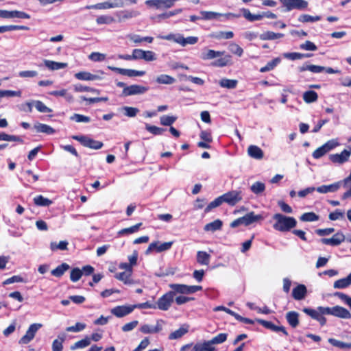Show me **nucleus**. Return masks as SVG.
Segmentation results:
<instances>
[{
	"instance_id": "52",
	"label": "nucleus",
	"mask_w": 351,
	"mask_h": 351,
	"mask_svg": "<svg viewBox=\"0 0 351 351\" xmlns=\"http://www.w3.org/2000/svg\"><path fill=\"white\" fill-rule=\"evenodd\" d=\"M74 90L75 92H79V93L91 92V93H97V94L99 93V90L97 89H95V88H93L91 87H88V86H83L80 84L74 85Z\"/></svg>"
},
{
	"instance_id": "31",
	"label": "nucleus",
	"mask_w": 351,
	"mask_h": 351,
	"mask_svg": "<svg viewBox=\"0 0 351 351\" xmlns=\"http://www.w3.org/2000/svg\"><path fill=\"white\" fill-rule=\"evenodd\" d=\"M223 226V221L217 219L210 223H207L204 228V230L206 232H215L217 230H220L222 228Z\"/></svg>"
},
{
	"instance_id": "61",
	"label": "nucleus",
	"mask_w": 351,
	"mask_h": 351,
	"mask_svg": "<svg viewBox=\"0 0 351 351\" xmlns=\"http://www.w3.org/2000/svg\"><path fill=\"white\" fill-rule=\"evenodd\" d=\"M83 275V271H81L78 267L73 268L70 274V279L72 282H75L78 281L82 276Z\"/></svg>"
},
{
	"instance_id": "51",
	"label": "nucleus",
	"mask_w": 351,
	"mask_h": 351,
	"mask_svg": "<svg viewBox=\"0 0 351 351\" xmlns=\"http://www.w3.org/2000/svg\"><path fill=\"white\" fill-rule=\"evenodd\" d=\"M300 219L302 221H315L319 219V216L313 212H308L302 214L300 217Z\"/></svg>"
},
{
	"instance_id": "58",
	"label": "nucleus",
	"mask_w": 351,
	"mask_h": 351,
	"mask_svg": "<svg viewBox=\"0 0 351 351\" xmlns=\"http://www.w3.org/2000/svg\"><path fill=\"white\" fill-rule=\"evenodd\" d=\"M217 349L214 346L213 343L211 340L205 341L200 345H199V351H216Z\"/></svg>"
},
{
	"instance_id": "44",
	"label": "nucleus",
	"mask_w": 351,
	"mask_h": 351,
	"mask_svg": "<svg viewBox=\"0 0 351 351\" xmlns=\"http://www.w3.org/2000/svg\"><path fill=\"white\" fill-rule=\"evenodd\" d=\"M188 332V327L183 326L180 327L179 329L172 332L169 335V339H178L181 338L184 335H185Z\"/></svg>"
},
{
	"instance_id": "50",
	"label": "nucleus",
	"mask_w": 351,
	"mask_h": 351,
	"mask_svg": "<svg viewBox=\"0 0 351 351\" xmlns=\"http://www.w3.org/2000/svg\"><path fill=\"white\" fill-rule=\"evenodd\" d=\"M201 19L204 20H211L218 19L222 16V14L211 12V11H202L200 12Z\"/></svg>"
},
{
	"instance_id": "16",
	"label": "nucleus",
	"mask_w": 351,
	"mask_h": 351,
	"mask_svg": "<svg viewBox=\"0 0 351 351\" xmlns=\"http://www.w3.org/2000/svg\"><path fill=\"white\" fill-rule=\"evenodd\" d=\"M0 18L3 19H13V18H19V19H30V15L22 12V11H18V10H0Z\"/></svg>"
},
{
	"instance_id": "10",
	"label": "nucleus",
	"mask_w": 351,
	"mask_h": 351,
	"mask_svg": "<svg viewBox=\"0 0 351 351\" xmlns=\"http://www.w3.org/2000/svg\"><path fill=\"white\" fill-rule=\"evenodd\" d=\"M337 145V143L333 141H328L321 147L317 148L313 152L312 156L315 159H319L334 149Z\"/></svg>"
},
{
	"instance_id": "36",
	"label": "nucleus",
	"mask_w": 351,
	"mask_h": 351,
	"mask_svg": "<svg viewBox=\"0 0 351 351\" xmlns=\"http://www.w3.org/2000/svg\"><path fill=\"white\" fill-rule=\"evenodd\" d=\"M69 268H70L69 265H68L67 263H63L61 265H58L56 268L53 269L51 271V274L52 276H53L55 277L60 278L64 275V274L68 269H69Z\"/></svg>"
},
{
	"instance_id": "34",
	"label": "nucleus",
	"mask_w": 351,
	"mask_h": 351,
	"mask_svg": "<svg viewBox=\"0 0 351 351\" xmlns=\"http://www.w3.org/2000/svg\"><path fill=\"white\" fill-rule=\"evenodd\" d=\"M284 36L282 33H275L271 31H267L259 36V38L262 40H270L281 38Z\"/></svg>"
},
{
	"instance_id": "60",
	"label": "nucleus",
	"mask_w": 351,
	"mask_h": 351,
	"mask_svg": "<svg viewBox=\"0 0 351 351\" xmlns=\"http://www.w3.org/2000/svg\"><path fill=\"white\" fill-rule=\"evenodd\" d=\"M70 119L77 123H89L90 121L89 117L77 113L73 114Z\"/></svg>"
},
{
	"instance_id": "6",
	"label": "nucleus",
	"mask_w": 351,
	"mask_h": 351,
	"mask_svg": "<svg viewBox=\"0 0 351 351\" xmlns=\"http://www.w3.org/2000/svg\"><path fill=\"white\" fill-rule=\"evenodd\" d=\"M73 138L79 141L83 146L93 149H99L104 145L102 142L95 141L85 135L73 136Z\"/></svg>"
},
{
	"instance_id": "49",
	"label": "nucleus",
	"mask_w": 351,
	"mask_h": 351,
	"mask_svg": "<svg viewBox=\"0 0 351 351\" xmlns=\"http://www.w3.org/2000/svg\"><path fill=\"white\" fill-rule=\"evenodd\" d=\"M142 226V223H136V225L131 226L130 228H126L121 229L118 232V234L119 236L125 235V234H130L138 231L140 227Z\"/></svg>"
},
{
	"instance_id": "48",
	"label": "nucleus",
	"mask_w": 351,
	"mask_h": 351,
	"mask_svg": "<svg viewBox=\"0 0 351 351\" xmlns=\"http://www.w3.org/2000/svg\"><path fill=\"white\" fill-rule=\"evenodd\" d=\"M90 344V339L88 337H86L84 339L75 342L71 346V350H74L80 348H84Z\"/></svg>"
},
{
	"instance_id": "3",
	"label": "nucleus",
	"mask_w": 351,
	"mask_h": 351,
	"mask_svg": "<svg viewBox=\"0 0 351 351\" xmlns=\"http://www.w3.org/2000/svg\"><path fill=\"white\" fill-rule=\"evenodd\" d=\"M302 311L310 316L312 319L317 321L323 326L326 324V319L324 315H332V307L318 306L317 309L305 307Z\"/></svg>"
},
{
	"instance_id": "7",
	"label": "nucleus",
	"mask_w": 351,
	"mask_h": 351,
	"mask_svg": "<svg viewBox=\"0 0 351 351\" xmlns=\"http://www.w3.org/2000/svg\"><path fill=\"white\" fill-rule=\"evenodd\" d=\"M287 11H291L293 9L302 10L308 7V2L305 0H279Z\"/></svg>"
},
{
	"instance_id": "63",
	"label": "nucleus",
	"mask_w": 351,
	"mask_h": 351,
	"mask_svg": "<svg viewBox=\"0 0 351 351\" xmlns=\"http://www.w3.org/2000/svg\"><path fill=\"white\" fill-rule=\"evenodd\" d=\"M145 129L154 135H161L165 129L149 124L145 125Z\"/></svg>"
},
{
	"instance_id": "57",
	"label": "nucleus",
	"mask_w": 351,
	"mask_h": 351,
	"mask_svg": "<svg viewBox=\"0 0 351 351\" xmlns=\"http://www.w3.org/2000/svg\"><path fill=\"white\" fill-rule=\"evenodd\" d=\"M1 141H15L20 143H23V138L19 136L10 135L4 132H1Z\"/></svg>"
},
{
	"instance_id": "25",
	"label": "nucleus",
	"mask_w": 351,
	"mask_h": 351,
	"mask_svg": "<svg viewBox=\"0 0 351 351\" xmlns=\"http://www.w3.org/2000/svg\"><path fill=\"white\" fill-rule=\"evenodd\" d=\"M332 315L343 319L351 318V313H350V311L347 310L346 308L340 306H335L332 307Z\"/></svg>"
},
{
	"instance_id": "11",
	"label": "nucleus",
	"mask_w": 351,
	"mask_h": 351,
	"mask_svg": "<svg viewBox=\"0 0 351 351\" xmlns=\"http://www.w3.org/2000/svg\"><path fill=\"white\" fill-rule=\"evenodd\" d=\"M173 245L172 241L160 243L159 241H154L149 244V247L145 251V254H149L152 251H156L157 253L162 252L169 250Z\"/></svg>"
},
{
	"instance_id": "27",
	"label": "nucleus",
	"mask_w": 351,
	"mask_h": 351,
	"mask_svg": "<svg viewBox=\"0 0 351 351\" xmlns=\"http://www.w3.org/2000/svg\"><path fill=\"white\" fill-rule=\"evenodd\" d=\"M75 77L76 79L79 80H85V81H93V80H99L101 79V77L99 75L92 74L87 71H81L76 73L75 74Z\"/></svg>"
},
{
	"instance_id": "4",
	"label": "nucleus",
	"mask_w": 351,
	"mask_h": 351,
	"mask_svg": "<svg viewBox=\"0 0 351 351\" xmlns=\"http://www.w3.org/2000/svg\"><path fill=\"white\" fill-rule=\"evenodd\" d=\"M263 219L264 217L262 215H256L254 212L252 211L247 213L244 216L232 221L230 223V226L232 228H237L240 225H245V226H247L258 221L263 220Z\"/></svg>"
},
{
	"instance_id": "55",
	"label": "nucleus",
	"mask_w": 351,
	"mask_h": 351,
	"mask_svg": "<svg viewBox=\"0 0 351 351\" xmlns=\"http://www.w3.org/2000/svg\"><path fill=\"white\" fill-rule=\"evenodd\" d=\"M68 242L66 241H62L59 243L56 242H51L50 243V249L52 251H56L58 250H67Z\"/></svg>"
},
{
	"instance_id": "54",
	"label": "nucleus",
	"mask_w": 351,
	"mask_h": 351,
	"mask_svg": "<svg viewBox=\"0 0 351 351\" xmlns=\"http://www.w3.org/2000/svg\"><path fill=\"white\" fill-rule=\"evenodd\" d=\"M34 105L36 110L40 112H51L52 109L48 108L43 101L39 100L33 101Z\"/></svg>"
},
{
	"instance_id": "23",
	"label": "nucleus",
	"mask_w": 351,
	"mask_h": 351,
	"mask_svg": "<svg viewBox=\"0 0 351 351\" xmlns=\"http://www.w3.org/2000/svg\"><path fill=\"white\" fill-rule=\"evenodd\" d=\"M341 182H337L329 185H322L315 188V191L320 193H333L338 191L340 188Z\"/></svg>"
},
{
	"instance_id": "46",
	"label": "nucleus",
	"mask_w": 351,
	"mask_h": 351,
	"mask_svg": "<svg viewBox=\"0 0 351 351\" xmlns=\"http://www.w3.org/2000/svg\"><path fill=\"white\" fill-rule=\"evenodd\" d=\"M182 35L180 34H169L166 36L158 35L157 37L160 39L172 40L176 43L181 45Z\"/></svg>"
},
{
	"instance_id": "14",
	"label": "nucleus",
	"mask_w": 351,
	"mask_h": 351,
	"mask_svg": "<svg viewBox=\"0 0 351 351\" xmlns=\"http://www.w3.org/2000/svg\"><path fill=\"white\" fill-rule=\"evenodd\" d=\"M223 202L227 203L230 206H234L242 199L241 192L238 191H232L221 195Z\"/></svg>"
},
{
	"instance_id": "12",
	"label": "nucleus",
	"mask_w": 351,
	"mask_h": 351,
	"mask_svg": "<svg viewBox=\"0 0 351 351\" xmlns=\"http://www.w3.org/2000/svg\"><path fill=\"white\" fill-rule=\"evenodd\" d=\"M169 287L171 289V291L169 292H173V297H175L176 293H194L197 291V286H187L185 285L181 284H170Z\"/></svg>"
},
{
	"instance_id": "20",
	"label": "nucleus",
	"mask_w": 351,
	"mask_h": 351,
	"mask_svg": "<svg viewBox=\"0 0 351 351\" xmlns=\"http://www.w3.org/2000/svg\"><path fill=\"white\" fill-rule=\"evenodd\" d=\"M345 239V237L341 233H336L331 238H323L321 242L325 245L337 246L341 244Z\"/></svg>"
},
{
	"instance_id": "29",
	"label": "nucleus",
	"mask_w": 351,
	"mask_h": 351,
	"mask_svg": "<svg viewBox=\"0 0 351 351\" xmlns=\"http://www.w3.org/2000/svg\"><path fill=\"white\" fill-rule=\"evenodd\" d=\"M44 65L51 71L60 70L64 69L67 66V63L58 62L49 60H44Z\"/></svg>"
},
{
	"instance_id": "15",
	"label": "nucleus",
	"mask_w": 351,
	"mask_h": 351,
	"mask_svg": "<svg viewBox=\"0 0 351 351\" xmlns=\"http://www.w3.org/2000/svg\"><path fill=\"white\" fill-rule=\"evenodd\" d=\"M134 58L135 60H144L151 62L156 60V56L152 51H144L141 49H134Z\"/></svg>"
},
{
	"instance_id": "28",
	"label": "nucleus",
	"mask_w": 351,
	"mask_h": 351,
	"mask_svg": "<svg viewBox=\"0 0 351 351\" xmlns=\"http://www.w3.org/2000/svg\"><path fill=\"white\" fill-rule=\"evenodd\" d=\"M248 155L254 159L261 160L264 156L263 150L256 145H250L247 149Z\"/></svg>"
},
{
	"instance_id": "37",
	"label": "nucleus",
	"mask_w": 351,
	"mask_h": 351,
	"mask_svg": "<svg viewBox=\"0 0 351 351\" xmlns=\"http://www.w3.org/2000/svg\"><path fill=\"white\" fill-rule=\"evenodd\" d=\"M132 274L129 271H123L117 273L115 275V278L123 282L125 285H132L134 283V280L131 278Z\"/></svg>"
},
{
	"instance_id": "19",
	"label": "nucleus",
	"mask_w": 351,
	"mask_h": 351,
	"mask_svg": "<svg viewBox=\"0 0 351 351\" xmlns=\"http://www.w3.org/2000/svg\"><path fill=\"white\" fill-rule=\"evenodd\" d=\"M256 322L264 326L265 328L269 329L274 332H282L285 335L287 336L288 332L283 326H276L274 324H273L271 322L266 321L261 319H257Z\"/></svg>"
},
{
	"instance_id": "30",
	"label": "nucleus",
	"mask_w": 351,
	"mask_h": 351,
	"mask_svg": "<svg viewBox=\"0 0 351 351\" xmlns=\"http://www.w3.org/2000/svg\"><path fill=\"white\" fill-rule=\"evenodd\" d=\"M34 128L36 130V132L38 133H45L51 135L56 132V130L53 128L44 123H36L34 124Z\"/></svg>"
},
{
	"instance_id": "47",
	"label": "nucleus",
	"mask_w": 351,
	"mask_h": 351,
	"mask_svg": "<svg viewBox=\"0 0 351 351\" xmlns=\"http://www.w3.org/2000/svg\"><path fill=\"white\" fill-rule=\"evenodd\" d=\"M328 342L333 346L341 349H351V342L345 343L334 338H329Z\"/></svg>"
},
{
	"instance_id": "35",
	"label": "nucleus",
	"mask_w": 351,
	"mask_h": 351,
	"mask_svg": "<svg viewBox=\"0 0 351 351\" xmlns=\"http://www.w3.org/2000/svg\"><path fill=\"white\" fill-rule=\"evenodd\" d=\"M351 285V273L346 278L339 279L334 282V288L345 289Z\"/></svg>"
},
{
	"instance_id": "62",
	"label": "nucleus",
	"mask_w": 351,
	"mask_h": 351,
	"mask_svg": "<svg viewBox=\"0 0 351 351\" xmlns=\"http://www.w3.org/2000/svg\"><path fill=\"white\" fill-rule=\"evenodd\" d=\"M114 21V18L108 15H101L98 16L96 19V22L98 25L110 24Z\"/></svg>"
},
{
	"instance_id": "2",
	"label": "nucleus",
	"mask_w": 351,
	"mask_h": 351,
	"mask_svg": "<svg viewBox=\"0 0 351 351\" xmlns=\"http://www.w3.org/2000/svg\"><path fill=\"white\" fill-rule=\"evenodd\" d=\"M275 223L273 228L279 232H289L297 226V221L293 217L284 215L281 213H276L273 215Z\"/></svg>"
},
{
	"instance_id": "43",
	"label": "nucleus",
	"mask_w": 351,
	"mask_h": 351,
	"mask_svg": "<svg viewBox=\"0 0 351 351\" xmlns=\"http://www.w3.org/2000/svg\"><path fill=\"white\" fill-rule=\"evenodd\" d=\"M237 84L238 81L237 80L223 78L219 81V85L221 87L227 88L228 89L236 88Z\"/></svg>"
},
{
	"instance_id": "64",
	"label": "nucleus",
	"mask_w": 351,
	"mask_h": 351,
	"mask_svg": "<svg viewBox=\"0 0 351 351\" xmlns=\"http://www.w3.org/2000/svg\"><path fill=\"white\" fill-rule=\"evenodd\" d=\"M145 74L144 71H136L134 69H125L123 75H125L130 77L143 76Z\"/></svg>"
},
{
	"instance_id": "42",
	"label": "nucleus",
	"mask_w": 351,
	"mask_h": 351,
	"mask_svg": "<svg viewBox=\"0 0 351 351\" xmlns=\"http://www.w3.org/2000/svg\"><path fill=\"white\" fill-rule=\"evenodd\" d=\"M280 62V58H276L268 62L265 66H263L260 69V72L265 73L269 71L273 70Z\"/></svg>"
},
{
	"instance_id": "24",
	"label": "nucleus",
	"mask_w": 351,
	"mask_h": 351,
	"mask_svg": "<svg viewBox=\"0 0 351 351\" xmlns=\"http://www.w3.org/2000/svg\"><path fill=\"white\" fill-rule=\"evenodd\" d=\"M162 321H157V324L155 326H152L148 324H144L141 327L140 330L144 334H152L160 332L162 329Z\"/></svg>"
},
{
	"instance_id": "53",
	"label": "nucleus",
	"mask_w": 351,
	"mask_h": 351,
	"mask_svg": "<svg viewBox=\"0 0 351 351\" xmlns=\"http://www.w3.org/2000/svg\"><path fill=\"white\" fill-rule=\"evenodd\" d=\"M177 119V117L163 115L160 118V124L165 126H171Z\"/></svg>"
},
{
	"instance_id": "45",
	"label": "nucleus",
	"mask_w": 351,
	"mask_h": 351,
	"mask_svg": "<svg viewBox=\"0 0 351 351\" xmlns=\"http://www.w3.org/2000/svg\"><path fill=\"white\" fill-rule=\"evenodd\" d=\"M34 203L38 206H49L52 204V201L40 195L34 198Z\"/></svg>"
},
{
	"instance_id": "17",
	"label": "nucleus",
	"mask_w": 351,
	"mask_h": 351,
	"mask_svg": "<svg viewBox=\"0 0 351 351\" xmlns=\"http://www.w3.org/2000/svg\"><path fill=\"white\" fill-rule=\"evenodd\" d=\"M351 155L350 150L343 149L340 154H330L329 158L333 163L343 164L348 160Z\"/></svg>"
},
{
	"instance_id": "22",
	"label": "nucleus",
	"mask_w": 351,
	"mask_h": 351,
	"mask_svg": "<svg viewBox=\"0 0 351 351\" xmlns=\"http://www.w3.org/2000/svg\"><path fill=\"white\" fill-rule=\"evenodd\" d=\"M307 294V289L304 285L300 284L293 289L292 297L295 300H303Z\"/></svg>"
},
{
	"instance_id": "26",
	"label": "nucleus",
	"mask_w": 351,
	"mask_h": 351,
	"mask_svg": "<svg viewBox=\"0 0 351 351\" xmlns=\"http://www.w3.org/2000/svg\"><path fill=\"white\" fill-rule=\"evenodd\" d=\"M285 317L289 325L293 328H296L300 324L299 313L296 311L287 312Z\"/></svg>"
},
{
	"instance_id": "18",
	"label": "nucleus",
	"mask_w": 351,
	"mask_h": 351,
	"mask_svg": "<svg viewBox=\"0 0 351 351\" xmlns=\"http://www.w3.org/2000/svg\"><path fill=\"white\" fill-rule=\"evenodd\" d=\"M136 306H117L111 309V313L117 317H123L131 313Z\"/></svg>"
},
{
	"instance_id": "5",
	"label": "nucleus",
	"mask_w": 351,
	"mask_h": 351,
	"mask_svg": "<svg viewBox=\"0 0 351 351\" xmlns=\"http://www.w3.org/2000/svg\"><path fill=\"white\" fill-rule=\"evenodd\" d=\"M123 7H124V0H107L104 2L86 5L84 7V9L108 10L112 8H120Z\"/></svg>"
},
{
	"instance_id": "32",
	"label": "nucleus",
	"mask_w": 351,
	"mask_h": 351,
	"mask_svg": "<svg viewBox=\"0 0 351 351\" xmlns=\"http://www.w3.org/2000/svg\"><path fill=\"white\" fill-rule=\"evenodd\" d=\"M325 67L319 65H314V64H309V65H302V66H300L298 68L299 72H304L306 71H309L314 73H319L321 72L324 71Z\"/></svg>"
},
{
	"instance_id": "1",
	"label": "nucleus",
	"mask_w": 351,
	"mask_h": 351,
	"mask_svg": "<svg viewBox=\"0 0 351 351\" xmlns=\"http://www.w3.org/2000/svg\"><path fill=\"white\" fill-rule=\"evenodd\" d=\"M201 57L203 60H211L219 57L212 62V65L216 67H224L232 64V56L230 54H226L224 51L207 49L202 52Z\"/></svg>"
},
{
	"instance_id": "56",
	"label": "nucleus",
	"mask_w": 351,
	"mask_h": 351,
	"mask_svg": "<svg viewBox=\"0 0 351 351\" xmlns=\"http://www.w3.org/2000/svg\"><path fill=\"white\" fill-rule=\"evenodd\" d=\"M223 197L219 196L215 199L213 201H212L210 203L208 204V205L205 208V213L210 212L213 208H217L223 202Z\"/></svg>"
},
{
	"instance_id": "40",
	"label": "nucleus",
	"mask_w": 351,
	"mask_h": 351,
	"mask_svg": "<svg viewBox=\"0 0 351 351\" xmlns=\"http://www.w3.org/2000/svg\"><path fill=\"white\" fill-rule=\"evenodd\" d=\"M317 99L318 95L314 90H308L303 94V99L307 104L315 102Z\"/></svg>"
},
{
	"instance_id": "39",
	"label": "nucleus",
	"mask_w": 351,
	"mask_h": 351,
	"mask_svg": "<svg viewBox=\"0 0 351 351\" xmlns=\"http://www.w3.org/2000/svg\"><path fill=\"white\" fill-rule=\"evenodd\" d=\"M241 12L243 14V16L249 21L253 22L255 21H258L262 19L264 17V15L261 14H252L248 9L242 8Z\"/></svg>"
},
{
	"instance_id": "33",
	"label": "nucleus",
	"mask_w": 351,
	"mask_h": 351,
	"mask_svg": "<svg viewBox=\"0 0 351 351\" xmlns=\"http://www.w3.org/2000/svg\"><path fill=\"white\" fill-rule=\"evenodd\" d=\"M50 95L55 97H63L68 102H72L73 101V97L71 94L67 92L66 89H61L58 90H53L49 93Z\"/></svg>"
},
{
	"instance_id": "38",
	"label": "nucleus",
	"mask_w": 351,
	"mask_h": 351,
	"mask_svg": "<svg viewBox=\"0 0 351 351\" xmlns=\"http://www.w3.org/2000/svg\"><path fill=\"white\" fill-rule=\"evenodd\" d=\"M66 338V335L62 333L58 335V339H55L52 343V351H62L63 349L62 343Z\"/></svg>"
},
{
	"instance_id": "41",
	"label": "nucleus",
	"mask_w": 351,
	"mask_h": 351,
	"mask_svg": "<svg viewBox=\"0 0 351 351\" xmlns=\"http://www.w3.org/2000/svg\"><path fill=\"white\" fill-rule=\"evenodd\" d=\"M156 81L160 84H172L176 82V80L169 75L162 74L156 77Z\"/></svg>"
},
{
	"instance_id": "59",
	"label": "nucleus",
	"mask_w": 351,
	"mask_h": 351,
	"mask_svg": "<svg viewBox=\"0 0 351 351\" xmlns=\"http://www.w3.org/2000/svg\"><path fill=\"white\" fill-rule=\"evenodd\" d=\"M250 189L254 194H260L265 191V185L261 182H256L251 186Z\"/></svg>"
},
{
	"instance_id": "13",
	"label": "nucleus",
	"mask_w": 351,
	"mask_h": 351,
	"mask_svg": "<svg viewBox=\"0 0 351 351\" xmlns=\"http://www.w3.org/2000/svg\"><path fill=\"white\" fill-rule=\"evenodd\" d=\"M174 299L173 292H167L160 298L157 302V307L162 311H167L171 306Z\"/></svg>"
},
{
	"instance_id": "8",
	"label": "nucleus",
	"mask_w": 351,
	"mask_h": 351,
	"mask_svg": "<svg viewBox=\"0 0 351 351\" xmlns=\"http://www.w3.org/2000/svg\"><path fill=\"white\" fill-rule=\"evenodd\" d=\"M149 90L147 86H143L138 84H132L128 86L123 89L122 95L124 97H129L132 95H142L145 93Z\"/></svg>"
},
{
	"instance_id": "21",
	"label": "nucleus",
	"mask_w": 351,
	"mask_h": 351,
	"mask_svg": "<svg viewBox=\"0 0 351 351\" xmlns=\"http://www.w3.org/2000/svg\"><path fill=\"white\" fill-rule=\"evenodd\" d=\"M140 12L134 10H125L117 12L119 21H124L128 19L136 18L140 15Z\"/></svg>"
},
{
	"instance_id": "9",
	"label": "nucleus",
	"mask_w": 351,
	"mask_h": 351,
	"mask_svg": "<svg viewBox=\"0 0 351 351\" xmlns=\"http://www.w3.org/2000/svg\"><path fill=\"white\" fill-rule=\"evenodd\" d=\"M42 327L41 324H32L29 326L26 333L20 339L19 343L20 344L29 343L35 337L37 331Z\"/></svg>"
}]
</instances>
